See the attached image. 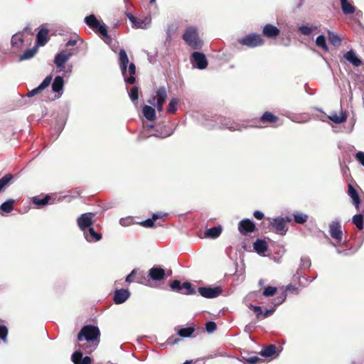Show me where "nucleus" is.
<instances>
[{
    "label": "nucleus",
    "mask_w": 364,
    "mask_h": 364,
    "mask_svg": "<svg viewBox=\"0 0 364 364\" xmlns=\"http://www.w3.org/2000/svg\"><path fill=\"white\" fill-rule=\"evenodd\" d=\"M77 339L79 342L86 341L87 343L80 344V348L84 349L86 353H91L100 343V331L97 326L86 325L78 333Z\"/></svg>",
    "instance_id": "nucleus-1"
},
{
    "label": "nucleus",
    "mask_w": 364,
    "mask_h": 364,
    "mask_svg": "<svg viewBox=\"0 0 364 364\" xmlns=\"http://www.w3.org/2000/svg\"><path fill=\"white\" fill-rule=\"evenodd\" d=\"M182 39L193 50H200L203 45V41L199 36L198 28L195 26L187 27L182 36Z\"/></svg>",
    "instance_id": "nucleus-2"
},
{
    "label": "nucleus",
    "mask_w": 364,
    "mask_h": 364,
    "mask_svg": "<svg viewBox=\"0 0 364 364\" xmlns=\"http://www.w3.org/2000/svg\"><path fill=\"white\" fill-rule=\"evenodd\" d=\"M237 42L249 48H255L264 45V41L258 33H250L243 38H239Z\"/></svg>",
    "instance_id": "nucleus-3"
},
{
    "label": "nucleus",
    "mask_w": 364,
    "mask_h": 364,
    "mask_svg": "<svg viewBox=\"0 0 364 364\" xmlns=\"http://www.w3.org/2000/svg\"><path fill=\"white\" fill-rule=\"evenodd\" d=\"M85 23L95 32L101 34L104 37H109L105 24H100L98 19L93 14L85 18Z\"/></svg>",
    "instance_id": "nucleus-4"
},
{
    "label": "nucleus",
    "mask_w": 364,
    "mask_h": 364,
    "mask_svg": "<svg viewBox=\"0 0 364 364\" xmlns=\"http://www.w3.org/2000/svg\"><path fill=\"white\" fill-rule=\"evenodd\" d=\"M156 94V97L153 96L152 97H151L148 100V102L152 105H155V100L156 97L157 98V101H156V109L159 112H162L164 104L167 98V92H166V88L164 87H159V89H157Z\"/></svg>",
    "instance_id": "nucleus-5"
},
{
    "label": "nucleus",
    "mask_w": 364,
    "mask_h": 364,
    "mask_svg": "<svg viewBox=\"0 0 364 364\" xmlns=\"http://www.w3.org/2000/svg\"><path fill=\"white\" fill-rule=\"evenodd\" d=\"M75 54V52L70 49H66L58 53L54 59V63L60 70L65 68V64Z\"/></svg>",
    "instance_id": "nucleus-6"
},
{
    "label": "nucleus",
    "mask_w": 364,
    "mask_h": 364,
    "mask_svg": "<svg viewBox=\"0 0 364 364\" xmlns=\"http://www.w3.org/2000/svg\"><path fill=\"white\" fill-rule=\"evenodd\" d=\"M198 291L203 297L213 299L220 296L223 289L220 287H200L198 289Z\"/></svg>",
    "instance_id": "nucleus-7"
},
{
    "label": "nucleus",
    "mask_w": 364,
    "mask_h": 364,
    "mask_svg": "<svg viewBox=\"0 0 364 364\" xmlns=\"http://www.w3.org/2000/svg\"><path fill=\"white\" fill-rule=\"evenodd\" d=\"M93 216L94 213H87L82 214L77 219V225L83 232H85V230H87L89 228L92 227V225H93Z\"/></svg>",
    "instance_id": "nucleus-8"
},
{
    "label": "nucleus",
    "mask_w": 364,
    "mask_h": 364,
    "mask_svg": "<svg viewBox=\"0 0 364 364\" xmlns=\"http://www.w3.org/2000/svg\"><path fill=\"white\" fill-rule=\"evenodd\" d=\"M191 60L193 66L198 69L203 70L208 66L206 57L202 53L193 52L191 55Z\"/></svg>",
    "instance_id": "nucleus-9"
},
{
    "label": "nucleus",
    "mask_w": 364,
    "mask_h": 364,
    "mask_svg": "<svg viewBox=\"0 0 364 364\" xmlns=\"http://www.w3.org/2000/svg\"><path fill=\"white\" fill-rule=\"evenodd\" d=\"M255 229V223L250 219H243L238 223V230L242 235L253 232Z\"/></svg>",
    "instance_id": "nucleus-10"
},
{
    "label": "nucleus",
    "mask_w": 364,
    "mask_h": 364,
    "mask_svg": "<svg viewBox=\"0 0 364 364\" xmlns=\"http://www.w3.org/2000/svg\"><path fill=\"white\" fill-rule=\"evenodd\" d=\"M348 194L352 199V203L355 209H359V208L363 206L364 207V200L360 199L358 191L350 183L348 186Z\"/></svg>",
    "instance_id": "nucleus-11"
},
{
    "label": "nucleus",
    "mask_w": 364,
    "mask_h": 364,
    "mask_svg": "<svg viewBox=\"0 0 364 364\" xmlns=\"http://www.w3.org/2000/svg\"><path fill=\"white\" fill-rule=\"evenodd\" d=\"M271 225L272 226L274 231L281 235H285L287 231L285 219L284 218L278 217L272 219Z\"/></svg>",
    "instance_id": "nucleus-12"
},
{
    "label": "nucleus",
    "mask_w": 364,
    "mask_h": 364,
    "mask_svg": "<svg viewBox=\"0 0 364 364\" xmlns=\"http://www.w3.org/2000/svg\"><path fill=\"white\" fill-rule=\"evenodd\" d=\"M168 276L164 269L158 266H154L149 270V277L153 281H162Z\"/></svg>",
    "instance_id": "nucleus-13"
},
{
    "label": "nucleus",
    "mask_w": 364,
    "mask_h": 364,
    "mask_svg": "<svg viewBox=\"0 0 364 364\" xmlns=\"http://www.w3.org/2000/svg\"><path fill=\"white\" fill-rule=\"evenodd\" d=\"M127 16L129 18L130 21L133 24V27L136 28H146L148 25L151 22V19L147 17L144 18H139L134 16L132 14L128 13L127 14Z\"/></svg>",
    "instance_id": "nucleus-14"
},
{
    "label": "nucleus",
    "mask_w": 364,
    "mask_h": 364,
    "mask_svg": "<svg viewBox=\"0 0 364 364\" xmlns=\"http://www.w3.org/2000/svg\"><path fill=\"white\" fill-rule=\"evenodd\" d=\"M329 233L331 236L338 242L342 240L341 225L338 222H332L329 225Z\"/></svg>",
    "instance_id": "nucleus-15"
},
{
    "label": "nucleus",
    "mask_w": 364,
    "mask_h": 364,
    "mask_svg": "<svg viewBox=\"0 0 364 364\" xmlns=\"http://www.w3.org/2000/svg\"><path fill=\"white\" fill-rule=\"evenodd\" d=\"M130 294L128 289H117L114 294L113 301L116 304H123L129 299Z\"/></svg>",
    "instance_id": "nucleus-16"
},
{
    "label": "nucleus",
    "mask_w": 364,
    "mask_h": 364,
    "mask_svg": "<svg viewBox=\"0 0 364 364\" xmlns=\"http://www.w3.org/2000/svg\"><path fill=\"white\" fill-rule=\"evenodd\" d=\"M280 30L272 24H266L262 30L264 36L268 38H277L280 34Z\"/></svg>",
    "instance_id": "nucleus-17"
},
{
    "label": "nucleus",
    "mask_w": 364,
    "mask_h": 364,
    "mask_svg": "<svg viewBox=\"0 0 364 364\" xmlns=\"http://www.w3.org/2000/svg\"><path fill=\"white\" fill-rule=\"evenodd\" d=\"M52 79H53V77L51 75L47 76L43 80V82L41 83V85L38 87L29 91L28 93L27 94V96L28 97H33V96L41 93L44 89H46V87H48L50 85V84L52 81Z\"/></svg>",
    "instance_id": "nucleus-18"
},
{
    "label": "nucleus",
    "mask_w": 364,
    "mask_h": 364,
    "mask_svg": "<svg viewBox=\"0 0 364 364\" xmlns=\"http://www.w3.org/2000/svg\"><path fill=\"white\" fill-rule=\"evenodd\" d=\"M71 360L74 364H92V359L90 357H83V353L80 350L73 353Z\"/></svg>",
    "instance_id": "nucleus-19"
},
{
    "label": "nucleus",
    "mask_w": 364,
    "mask_h": 364,
    "mask_svg": "<svg viewBox=\"0 0 364 364\" xmlns=\"http://www.w3.org/2000/svg\"><path fill=\"white\" fill-rule=\"evenodd\" d=\"M356 210L358 213L352 218V223L359 230H362L363 229L364 206L356 209Z\"/></svg>",
    "instance_id": "nucleus-20"
},
{
    "label": "nucleus",
    "mask_w": 364,
    "mask_h": 364,
    "mask_svg": "<svg viewBox=\"0 0 364 364\" xmlns=\"http://www.w3.org/2000/svg\"><path fill=\"white\" fill-rule=\"evenodd\" d=\"M48 29L41 27L36 36V46H43L48 41Z\"/></svg>",
    "instance_id": "nucleus-21"
},
{
    "label": "nucleus",
    "mask_w": 364,
    "mask_h": 364,
    "mask_svg": "<svg viewBox=\"0 0 364 364\" xmlns=\"http://www.w3.org/2000/svg\"><path fill=\"white\" fill-rule=\"evenodd\" d=\"M279 120V119L277 116L268 111L264 112L259 118V122L264 124H277Z\"/></svg>",
    "instance_id": "nucleus-22"
},
{
    "label": "nucleus",
    "mask_w": 364,
    "mask_h": 364,
    "mask_svg": "<svg viewBox=\"0 0 364 364\" xmlns=\"http://www.w3.org/2000/svg\"><path fill=\"white\" fill-rule=\"evenodd\" d=\"M83 233L85 239L89 242H97L102 239V235L96 232L93 227L89 228Z\"/></svg>",
    "instance_id": "nucleus-23"
},
{
    "label": "nucleus",
    "mask_w": 364,
    "mask_h": 364,
    "mask_svg": "<svg viewBox=\"0 0 364 364\" xmlns=\"http://www.w3.org/2000/svg\"><path fill=\"white\" fill-rule=\"evenodd\" d=\"M344 58L355 67L362 64L361 60L357 56L355 51L350 50L344 55Z\"/></svg>",
    "instance_id": "nucleus-24"
},
{
    "label": "nucleus",
    "mask_w": 364,
    "mask_h": 364,
    "mask_svg": "<svg viewBox=\"0 0 364 364\" xmlns=\"http://www.w3.org/2000/svg\"><path fill=\"white\" fill-rule=\"evenodd\" d=\"M175 330L177 331V334L178 336L182 338H189L191 337L193 333L195 332L196 329L193 326H189L187 328H176Z\"/></svg>",
    "instance_id": "nucleus-25"
},
{
    "label": "nucleus",
    "mask_w": 364,
    "mask_h": 364,
    "mask_svg": "<svg viewBox=\"0 0 364 364\" xmlns=\"http://www.w3.org/2000/svg\"><path fill=\"white\" fill-rule=\"evenodd\" d=\"M254 249L258 254H263L267 250V243L265 240L257 239L253 244Z\"/></svg>",
    "instance_id": "nucleus-26"
},
{
    "label": "nucleus",
    "mask_w": 364,
    "mask_h": 364,
    "mask_svg": "<svg viewBox=\"0 0 364 364\" xmlns=\"http://www.w3.org/2000/svg\"><path fill=\"white\" fill-rule=\"evenodd\" d=\"M142 112L144 117L149 121H154L156 119L155 109L149 105H144L142 108Z\"/></svg>",
    "instance_id": "nucleus-27"
},
{
    "label": "nucleus",
    "mask_w": 364,
    "mask_h": 364,
    "mask_svg": "<svg viewBox=\"0 0 364 364\" xmlns=\"http://www.w3.org/2000/svg\"><path fill=\"white\" fill-rule=\"evenodd\" d=\"M64 86V80L61 76H56L52 83V90L54 92L60 93Z\"/></svg>",
    "instance_id": "nucleus-28"
},
{
    "label": "nucleus",
    "mask_w": 364,
    "mask_h": 364,
    "mask_svg": "<svg viewBox=\"0 0 364 364\" xmlns=\"http://www.w3.org/2000/svg\"><path fill=\"white\" fill-rule=\"evenodd\" d=\"M342 11L344 14H352L355 12V8L348 0H340Z\"/></svg>",
    "instance_id": "nucleus-29"
},
{
    "label": "nucleus",
    "mask_w": 364,
    "mask_h": 364,
    "mask_svg": "<svg viewBox=\"0 0 364 364\" xmlns=\"http://www.w3.org/2000/svg\"><path fill=\"white\" fill-rule=\"evenodd\" d=\"M128 73H129V77H125L124 81L127 84L132 85L136 82V78L134 77L136 73V66L133 63L129 65Z\"/></svg>",
    "instance_id": "nucleus-30"
},
{
    "label": "nucleus",
    "mask_w": 364,
    "mask_h": 364,
    "mask_svg": "<svg viewBox=\"0 0 364 364\" xmlns=\"http://www.w3.org/2000/svg\"><path fill=\"white\" fill-rule=\"evenodd\" d=\"M259 354L263 357H272L277 354V347L274 344H271L264 348Z\"/></svg>",
    "instance_id": "nucleus-31"
},
{
    "label": "nucleus",
    "mask_w": 364,
    "mask_h": 364,
    "mask_svg": "<svg viewBox=\"0 0 364 364\" xmlns=\"http://www.w3.org/2000/svg\"><path fill=\"white\" fill-rule=\"evenodd\" d=\"M222 232V228L220 226L213 227L206 230L205 236L208 238H217Z\"/></svg>",
    "instance_id": "nucleus-32"
},
{
    "label": "nucleus",
    "mask_w": 364,
    "mask_h": 364,
    "mask_svg": "<svg viewBox=\"0 0 364 364\" xmlns=\"http://www.w3.org/2000/svg\"><path fill=\"white\" fill-rule=\"evenodd\" d=\"M50 198L49 195H46L43 198H40L39 196H34L32 198V202L37 208H39L47 205Z\"/></svg>",
    "instance_id": "nucleus-33"
},
{
    "label": "nucleus",
    "mask_w": 364,
    "mask_h": 364,
    "mask_svg": "<svg viewBox=\"0 0 364 364\" xmlns=\"http://www.w3.org/2000/svg\"><path fill=\"white\" fill-rule=\"evenodd\" d=\"M11 46L13 48L20 49L22 48L23 43V35L21 33H16L11 38Z\"/></svg>",
    "instance_id": "nucleus-34"
},
{
    "label": "nucleus",
    "mask_w": 364,
    "mask_h": 364,
    "mask_svg": "<svg viewBox=\"0 0 364 364\" xmlns=\"http://www.w3.org/2000/svg\"><path fill=\"white\" fill-rule=\"evenodd\" d=\"M347 114L345 112H341L340 114L336 113L328 116V119L336 124H341L345 122L347 119Z\"/></svg>",
    "instance_id": "nucleus-35"
},
{
    "label": "nucleus",
    "mask_w": 364,
    "mask_h": 364,
    "mask_svg": "<svg viewBox=\"0 0 364 364\" xmlns=\"http://www.w3.org/2000/svg\"><path fill=\"white\" fill-rule=\"evenodd\" d=\"M241 360L245 364H257L258 363L263 362V360L262 358H260L256 355H253V356L242 355Z\"/></svg>",
    "instance_id": "nucleus-36"
},
{
    "label": "nucleus",
    "mask_w": 364,
    "mask_h": 364,
    "mask_svg": "<svg viewBox=\"0 0 364 364\" xmlns=\"http://www.w3.org/2000/svg\"><path fill=\"white\" fill-rule=\"evenodd\" d=\"M38 51V47L36 46L31 49L26 50L23 55H21L19 58L21 61L30 59L34 56V55Z\"/></svg>",
    "instance_id": "nucleus-37"
},
{
    "label": "nucleus",
    "mask_w": 364,
    "mask_h": 364,
    "mask_svg": "<svg viewBox=\"0 0 364 364\" xmlns=\"http://www.w3.org/2000/svg\"><path fill=\"white\" fill-rule=\"evenodd\" d=\"M14 200L9 199L1 204L0 208L5 213H11L14 210Z\"/></svg>",
    "instance_id": "nucleus-38"
},
{
    "label": "nucleus",
    "mask_w": 364,
    "mask_h": 364,
    "mask_svg": "<svg viewBox=\"0 0 364 364\" xmlns=\"http://www.w3.org/2000/svg\"><path fill=\"white\" fill-rule=\"evenodd\" d=\"M328 40L330 43L334 46H339L341 43V38L335 33L328 31Z\"/></svg>",
    "instance_id": "nucleus-39"
},
{
    "label": "nucleus",
    "mask_w": 364,
    "mask_h": 364,
    "mask_svg": "<svg viewBox=\"0 0 364 364\" xmlns=\"http://www.w3.org/2000/svg\"><path fill=\"white\" fill-rule=\"evenodd\" d=\"M316 44L318 47L323 49V51L328 52V48L326 44V38L323 35H320L316 38Z\"/></svg>",
    "instance_id": "nucleus-40"
},
{
    "label": "nucleus",
    "mask_w": 364,
    "mask_h": 364,
    "mask_svg": "<svg viewBox=\"0 0 364 364\" xmlns=\"http://www.w3.org/2000/svg\"><path fill=\"white\" fill-rule=\"evenodd\" d=\"M183 284L179 280H173L170 283V288L173 291L180 292L182 294L183 292Z\"/></svg>",
    "instance_id": "nucleus-41"
},
{
    "label": "nucleus",
    "mask_w": 364,
    "mask_h": 364,
    "mask_svg": "<svg viewBox=\"0 0 364 364\" xmlns=\"http://www.w3.org/2000/svg\"><path fill=\"white\" fill-rule=\"evenodd\" d=\"M129 58L124 49H120L119 52V65H128Z\"/></svg>",
    "instance_id": "nucleus-42"
},
{
    "label": "nucleus",
    "mask_w": 364,
    "mask_h": 364,
    "mask_svg": "<svg viewBox=\"0 0 364 364\" xmlns=\"http://www.w3.org/2000/svg\"><path fill=\"white\" fill-rule=\"evenodd\" d=\"M182 287H183V290L186 289V291L182 292L183 294L191 295L195 294L196 293L195 289L193 287L192 284L188 282H183Z\"/></svg>",
    "instance_id": "nucleus-43"
},
{
    "label": "nucleus",
    "mask_w": 364,
    "mask_h": 364,
    "mask_svg": "<svg viewBox=\"0 0 364 364\" xmlns=\"http://www.w3.org/2000/svg\"><path fill=\"white\" fill-rule=\"evenodd\" d=\"M294 220L296 223L304 224L308 220V215L301 213H296L294 214Z\"/></svg>",
    "instance_id": "nucleus-44"
},
{
    "label": "nucleus",
    "mask_w": 364,
    "mask_h": 364,
    "mask_svg": "<svg viewBox=\"0 0 364 364\" xmlns=\"http://www.w3.org/2000/svg\"><path fill=\"white\" fill-rule=\"evenodd\" d=\"M178 102V100L177 98H173L168 103L167 112L170 114H174L177 109Z\"/></svg>",
    "instance_id": "nucleus-45"
},
{
    "label": "nucleus",
    "mask_w": 364,
    "mask_h": 364,
    "mask_svg": "<svg viewBox=\"0 0 364 364\" xmlns=\"http://www.w3.org/2000/svg\"><path fill=\"white\" fill-rule=\"evenodd\" d=\"M13 175L9 173L0 178V191L13 179Z\"/></svg>",
    "instance_id": "nucleus-46"
},
{
    "label": "nucleus",
    "mask_w": 364,
    "mask_h": 364,
    "mask_svg": "<svg viewBox=\"0 0 364 364\" xmlns=\"http://www.w3.org/2000/svg\"><path fill=\"white\" fill-rule=\"evenodd\" d=\"M13 175L9 173L0 178V191L13 179Z\"/></svg>",
    "instance_id": "nucleus-47"
},
{
    "label": "nucleus",
    "mask_w": 364,
    "mask_h": 364,
    "mask_svg": "<svg viewBox=\"0 0 364 364\" xmlns=\"http://www.w3.org/2000/svg\"><path fill=\"white\" fill-rule=\"evenodd\" d=\"M277 291V287L269 286L264 288L262 295L266 297L272 296L276 294Z\"/></svg>",
    "instance_id": "nucleus-48"
},
{
    "label": "nucleus",
    "mask_w": 364,
    "mask_h": 364,
    "mask_svg": "<svg viewBox=\"0 0 364 364\" xmlns=\"http://www.w3.org/2000/svg\"><path fill=\"white\" fill-rule=\"evenodd\" d=\"M178 30V26L174 24H170L167 27L166 30V39L171 40L172 34L175 33Z\"/></svg>",
    "instance_id": "nucleus-49"
},
{
    "label": "nucleus",
    "mask_w": 364,
    "mask_h": 364,
    "mask_svg": "<svg viewBox=\"0 0 364 364\" xmlns=\"http://www.w3.org/2000/svg\"><path fill=\"white\" fill-rule=\"evenodd\" d=\"M249 308L254 311V313L255 314V315L258 319L262 318V310L261 306H254L252 304H250Z\"/></svg>",
    "instance_id": "nucleus-50"
},
{
    "label": "nucleus",
    "mask_w": 364,
    "mask_h": 364,
    "mask_svg": "<svg viewBox=\"0 0 364 364\" xmlns=\"http://www.w3.org/2000/svg\"><path fill=\"white\" fill-rule=\"evenodd\" d=\"M130 99L134 102L139 98V88L137 87H133L129 92Z\"/></svg>",
    "instance_id": "nucleus-51"
},
{
    "label": "nucleus",
    "mask_w": 364,
    "mask_h": 364,
    "mask_svg": "<svg viewBox=\"0 0 364 364\" xmlns=\"http://www.w3.org/2000/svg\"><path fill=\"white\" fill-rule=\"evenodd\" d=\"M299 31L304 36H309L313 32V28L308 26H301L299 28Z\"/></svg>",
    "instance_id": "nucleus-52"
},
{
    "label": "nucleus",
    "mask_w": 364,
    "mask_h": 364,
    "mask_svg": "<svg viewBox=\"0 0 364 364\" xmlns=\"http://www.w3.org/2000/svg\"><path fill=\"white\" fill-rule=\"evenodd\" d=\"M205 328L208 333H213L217 329V325L214 321H208L205 323Z\"/></svg>",
    "instance_id": "nucleus-53"
},
{
    "label": "nucleus",
    "mask_w": 364,
    "mask_h": 364,
    "mask_svg": "<svg viewBox=\"0 0 364 364\" xmlns=\"http://www.w3.org/2000/svg\"><path fill=\"white\" fill-rule=\"evenodd\" d=\"M8 335V328L6 326L0 325V338L5 341Z\"/></svg>",
    "instance_id": "nucleus-54"
},
{
    "label": "nucleus",
    "mask_w": 364,
    "mask_h": 364,
    "mask_svg": "<svg viewBox=\"0 0 364 364\" xmlns=\"http://www.w3.org/2000/svg\"><path fill=\"white\" fill-rule=\"evenodd\" d=\"M140 224L145 228H152L154 225V220L151 218L142 221Z\"/></svg>",
    "instance_id": "nucleus-55"
},
{
    "label": "nucleus",
    "mask_w": 364,
    "mask_h": 364,
    "mask_svg": "<svg viewBox=\"0 0 364 364\" xmlns=\"http://www.w3.org/2000/svg\"><path fill=\"white\" fill-rule=\"evenodd\" d=\"M181 341L180 338H177L176 336H170L167 341H166V343L168 345H174V344H176L178 343L179 341Z\"/></svg>",
    "instance_id": "nucleus-56"
},
{
    "label": "nucleus",
    "mask_w": 364,
    "mask_h": 364,
    "mask_svg": "<svg viewBox=\"0 0 364 364\" xmlns=\"http://www.w3.org/2000/svg\"><path fill=\"white\" fill-rule=\"evenodd\" d=\"M356 160L364 166V152L358 151L355 154Z\"/></svg>",
    "instance_id": "nucleus-57"
},
{
    "label": "nucleus",
    "mask_w": 364,
    "mask_h": 364,
    "mask_svg": "<svg viewBox=\"0 0 364 364\" xmlns=\"http://www.w3.org/2000/svg\"><path fill=\"white\" fill-rule=\"evenodd\" d=\"M137 273L136 269H133L129 274H128L126 277V282L128 283H131L134 281V276L136 275Z\"/></svg>",
    "instance_id": "nucleus-58"
},
{
    "label": "nucleus",
    "mask_w": 364,
    "mask_h": 364,
    "mask_svg": "<svg viewBox=\"0 0 364 364\" xmlns=\"http://www.w3.org/2000/svg\"><path fill=\"white\" fill-rule=\"evenodd\" d=\"M166 213H156L152 215V219L154 220V222L160 218H163L164 217H166Z\"/></svg>",
    "instance_id": "nucleus-59"
},
{
    "label": "nucleus",
    "mask_w": 364,
    "mask_h": 364,
    "mask_svg": "<svg viewBox=\"0 0 364 364\" xmlns=\"http://www.w3.org/2000/svg\"><path fill=\"white\" fill-rule=\"evenodd\" d=\"M275 309L274 308L267 309L264 313L262 312V318H267L268 316H271L274 312Z\"/></svg>",
    "instance_id": "nucleus-60"
},
{
    "label": "nucleus",
    "mask_w": 364,
    "mask_h": 364,
    "mask_svg": "<svg viewBox=\"0 0 364 364\" xmlns=\"http://www.w3.org/2000/svg\"><path fill=\"white\" fill-rule=\"evenodd\" d=\"M156 133L153 134V136H155L156 137L165 138V137L170 136V133L163 134V132H160V131H159L158 129H156Z\"/></svg>",
    "instance_id": "nucleus-61"
},
{
    "label": "nucleus",
    "mask_w": 364,
    "mask_h": 364,
    "mask_svg": "<svg viewBox=\"0 0 364 364\" xmlns=\"http://www.w3.org/2000/svg\"><path fill=\"white\" fill-rule=\"evenodd\" d=\"M287 290L291 291V293H299V289L296 287L291 284H289L287 287Z\"/></svg>",
    "instance_id": "nucleus-62"
},
{
    "label": "nucleus",
    "mask_w": 364,
    "mask_h": 364,
    "mask_svg": "<svg viewBox=\"0 0 364 364\" xmlns=\"http://www.w3.org/2000/svg\"><path fill=\"white\" fill-rule=\"evenodd\" d=\"M253 215L257 220H262L264 217V214L259 210H255L253 213Z\"/></svg>",
    "instance_id": "nucleus-63"
},
{
    "label": "nucleus",
    "mask_w": 364,
    "mask_h": 364,
    "mask_svg": "<svg viewBox=\"0 0 364 364\" xmlns=\"http://www.w3.org/2000/svg\"><path fill=\"white\" fill-rule=\"evenodd\" d=\"M127 66H128V65H119V67H120V69L122 71V74L124 77H127V73L128 72Z\"/></svg>",
    "instance_id": "nucleus-64"
}]
</instances>
